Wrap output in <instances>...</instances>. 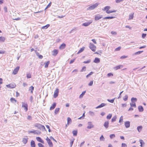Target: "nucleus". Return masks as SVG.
I'll return each mask as SVG.
<instances>
[{
  "instance_id": "obj_1",
  "label": "nucleus",
  "mask_w": 147,
  "mask_h": 147,
  "mask_svg": "<svg viewBox=\"0 0 147 147\" xmlns=\"http://www.w3.org/2000/svg\"><path fill=\"white\" fill-rule=\"evenodd\" d=\"M110 8L111 7L110 6H107L104 7L103 10V11H106V13L108 14H109L113 12H115L116 11V10H113L112 11L109 10Z\"/></svg>"
},
{
  "instance_id": "obj_2",
  "label": "nucleus",
  "mask_w": 147,
  "mask_h": 147,
  "mask_svg": "<svg viewBox=\"0 0 147 147\" xmlns=\"http://www.w3.org/2000/svg\"><path fill=\"white\" fill-rule=\"evenodd\" d=\"M22 107L23 108L24 110L26 112L28 109V105L26 102H22Z\"/></svg>"
},
{
  "instance_id": "obj_3",
  "label": "nucleus",
  "mask_w": 147,
  "mask_h": 147,
  "mask_svg": "<svg viewBox=\"0 0 147 147\" xmlns=\"http://www.w3.org/2000/svg\"><path fill=\"white\" fill-rule=\"evenodd\" d=\"M89 47L93 52H95L96 51V46L92 43H90Z\"/></svg>"
},
{
  "instance_id": "obj_4",
  "label": "nucleus",
  "mask_w": 147,
  "mask_h": 147,
  "mask_svg": "<svg viewBox=\"0 0 147 147\" xmlns=\"http://www.w3.org/2000/svg\"><path fill=\"white\" fill-rule=\"evenodd\" d=\"M6 86L9 88H13L16 87V85L13 82L8 85H7Z\"/></svg>"
},
{
  "instance_id": "obj_5",
  "label": "nucleus",
  "mask_w": 147,
  "mask_h": 147,
  "mask_svg": "<svg viewBox=\"0 0 147 147\" xmlns=\"http://www.w3.org/2000/svg\"><path fill=\"white\" fill-rule=\"evenodd\" d=\"M98 4L97 3H96L88 7V10H93L95 8L97 7L98 6Z\"/></svg>"
},
{
  "instance_id": "obj_6",
  "label": "nucleus",
  "mask_w": 147,
  "mask_h": 147,
  "mask_svg": "<svg viewBox=\"0 0 147 147\" xmlns=\"http://www.w3.org/2000/svg\"><path fill=\"white\" fill-rule=\"evenodd\" d=\"M35 127H37L39 129H45V127L44 125H42L39 123H36L34 125Z\"/></svg>"
},
{
  "instance_id": "obj_7",
  "label": "nucleus",
  "mask_w": 147,
  "mask_h": 147,
  "mask_svg": "<svg viewBox=\"0 0 147 147\" xmlns=\"http://www.w3.org/2000/svg\"><path fill=\"white\" fill-rule=\"evenodd\" d=\"M46 139L49 147H52L53 146V144L50 139L48 137H47Z\"/></svg>"
},
{
  "instance_id": "obj_8",
  "label": "nucleus",
  "mask_w": 147,
  "mask_h": 147,
  "mask_svg": "<svg viewBox=\"0 0 147 147\" xmlns=\"http://www.w3.org/2000/svg\"><path fill=\"white\" fill-rule=\"evenodd\" d=\"M59 92V89L58 88H56L54 92L53 95V97L54 98H56L58 95Z\"/></svg>"
},
{
  "instance_id": "obj_9",
  "label": "nucleus",
  "mask_w": 147,
  "mask_h": 147,
  "mask_svg": "<svg viewBox=\"0 0 147 147\" xmlns=\"http://www.w3.org/2000/svg\"><path fill=\"white\" fill-rule=\"evenodd\" d=\"M102 15H101L99 14L96 15L94 17V20L96 21L102 18Z\"/></svg>"
},
{
  "instance_id": "obj_10",
  "label": "nucleus",
  "mask_w": 147,
  "mask_h": 147,
  "mask_svg": "<svg viewBox=\"0 0 147 147\" xmlns=\"http://www.w3.org/2000/svg\"><path fill=\"white\" fill-rule=\"evenodd\" d=\"M28 133L29 134L33 133L34 134H36L37 135L41 133L40 132H38L37 131L35 130H34L32 131H28Z\"/></svg>"
},
{
  "instance_id": "obj_11",
  "label": "nucleus",
  "mask_w": 147,
  "mask_h": 147,
  "mask_svg": "<svg viewBox=\"0 0 147 147\" xmlns=\"http://www.w3.org/2000/svg\"><path fill=\"white\" fill-rule=\"evenodd\" d=\"M59 53V50L58 49H54L52 51V55L53 56H56Z\"/></svg>"
},
{
  "instance_id": "obj_12",
  "label": "nucleus",
  "mask_w": 147,
  "mask_h": 147,
  "mask_svg": "<svg viewBox=\"0 0 147 147\" xmlns=\"http://www.w3.org/2000/svg\"><path fill=\"white\" fill-rule=\"evenodd\" d=\"M20 69V67L17 66V67L13 70V74L15 75L16 74L19 70Z\"/></svg>"
},
{
  "instance_id": "obj_13",
  "label": "nucleus",
  "mask_w": 147,
  "mask_h": 147,
  "mask_svg": "<svg viewBox=\"0 0 147 147\" xmlns=\"http://www.w3.org/2000/svg\"><path fill=\"white\" fill-rule=\"evenodd\" d=\"M92 20H90L88 22H85L82 24V25L85 26H87L89 25L92 23Z\"/></svg>"
},
{
  "instance_id": "obj_14",
  "label": "nucleus",
  "mask_w": 147,
  "mask_h": 147,
  "mask_svg": "<svg viewBox=\"0 0 147 147\" xmlns=\"http://www.w3.org/2000/svg\"><path fill=\"white\" fill-rule=\"evenodd\" d=\"M36 139L38 142H40L43 144L44 143V141L40 137H36Z\"/></svg>"
},
{
  "instance_id": "obj_15",
  "label": "nucleus",
  "mask_w": 147,
  "mask_h": 147,
  "mask_svg": "<svg viewBox=\"0 0 147 147\" xmlns=\"http://www.w3.org/2000/svg\"><path fill=\"white\" fill-rule=\"evenodd\" d=\"M124 125L126 128H128L130 126V122L129 121H125L124 123Z\"/></svg>"
},
{
  "instance_id": "obj_16",
  "label": "nucleus",
  "mask_w": 147,
  "mask_h": 147,
  "mask_svg": "<svg viewBox=\"0 0 147 147\" xmlns=\"http://www.w3.org/2000/svg\"><path fill=\"white\" fill-rule=\"evenodd\" d=\"M66 46V45L64 43H63L59 47V48L60 50L63 49L65 48Z\"/></svg>"
},
{
  "instance_id": "obj_17",
  "label": "nucleus",
  "mask_w": 147,
  "mask_h": 147,
  "mask_svg": "<svg viewBox=\"0 0 147 147\" xmlns=\"http://www.w3.org/2000/svg\"><path fill=\"white\" fill-rule=\"evenodd\" d=\"M28 138H27V137L26 138H23V139H22V142H23V143L24 144H26L27 143L28 141Z\"/></svg>"
},
{
  "instance_id": "obj_18",
  "label": "nucleus",
  "mask_w": 147,
  "mask_h": 147,
  "mask_svg": "<svg viewBox=\"0 0 147 147\" xmlns=\"http://www.w3.org/2000/svg\"><path fill=\"white\" fill-rule=\"evenodd\" d=\"M88 126L87 128L88 129H91L94 127V125L92 124L91 122H89L88 123Z\"/></svg>"
},
{
  "instance_id": "obj_19",
  "label": "nucleus",
  "mask_w": 147,
  "mask_h": 147,
  "mask_svg": "<svg viewBox=\"0 0 147 147\" xmlns=\"http://www.w3.org/2000/svg\"><path fill=\"white\" fill-rule=\"evenodd\" d=\"M72 122V120L69 117H68L67 118V124L66 125V127H67V125H68L69 124L71 123Z\"/></svg>"
},
{
  "instance_id": "obj_20",
  "label": "nucleus",
  "mask_w": 147,
  "mask_h": 147,
  "mask_svg": "<svg viewBox=\"0 0 147 147\" xmlns=\"http://www.w3.org/2000/svg\"><path fill=\"white\" fill-rule=\"evenodd\" d=\"M56 104L55 102H54L52 105L50 107V110H51L53 109L56 106Z\"/></svg>"
},
{
  "instance_id": "obj_21",
  "label": "nucleus",
  "mask_w": 147,
  "mask_h": 147,
  "mask_svg": "<svg viewBox=\"0 0 147 147\" xmlns=\"http://www.w3.org/2000/svg\"><path fill=\"white\" fill-rule=\"evenodd\" d=\"M109 125V121H106L105 122V123L104 124V126L107 129Z\"/></svg>"
},
{
  "instance_id": "obj_22",
  "label": "nucleus",
  "mask_w": 147,
  "mask_h": 147,
  "mask_svg": "<svg viewBox=\"0 0 147 147\" xmlns=\"http://www.w3.org/2000/svg\"><path fill=\"white\" fill-rule=\"evenodd\" d=\"M123 67V65H119L115 67H114V69L115 70H117V69H120L121 68H122Z\"/></svg>"
},
{
  "instance_id": "obj_23",
  "label": "nucleus",
  "mask_w": 147,
  "mask_h": 147,
  "mask_svg": "<svg viewBox=\"0 0 147 147\" xmlns=\"http://www.w3.org/2000/svg\"><path fill=\"white\" fill-rule=\"evenodd\" d=\"M100 62V59L97 57H96L93 61V62L96 63H98Z\"/></svg>"
},
{
  "instance_id": "obj_24",
  "label": "nucleus",
  "mask_w": 147,
  "mask_h": 147,
  "mask_svg": "<svg viewBox=\"0 0 147 147\" xmlns=\"http://www.w3.org/2000/svg\"><path fill=\"white\" fill-rule=\"evenodd\" d=\"M30 144L31 147H35L36 145L34 141L33 140H31Z\"/></svg>"
},
{
  "instance_id": "obj_25",
  "label": "nucleus",
  "mask_w": 147,
  "mask_h": 147,
  "mask_svg": "<svg viewBox=\"0 0 147 147\" xmlns=\"http://www.w3.org/2000/svg\"><path fill=\"white\" fill-rule=\"evenodd\" d=\"M106 105V104L104 103H101L100 105L96 107V109L100 108L103 107Z\"/></svg>"
},
{
  "instance_id": "obj_26",
  "label": "nucleus",
  "mask_w": 147,
  "mask_h": 147,
  "mask_svg": "<svg viewBox=\"0 0 147 147\" xmlns=\"http://www.w3.org/2000/svg\"><path fill=\"white\" fill-rule=\"evenodd\" d=\"M138 109L140 112H142L144 111V109L142 106H139L138 107Z\"/></svg>"
},
{
  "instance_id": "obj_27",
  "label": "nucleus",
  "mask_w": 147,
  "mask_h": 147,
  "mask_svg": "<svg viewBox=\"0 0 147 147\" xmlns=\"http://www.w3.org/2000/svg\"><path fill=\"white\" fill-rule=\"evenodd\" d=\"M50 63V61H47V62L45 63H44L45 67V68H47L48 67V65H49V64Z\"/></svg>"
},
{
  "instance_id": "obj_28",
  "label": "nucleus",
  "mask_w": 147,
  "mask_h": 147,
  "mask_svg": "<svg viewBox=\"0 0 147 147\" xmlns=\"http://www.w3.org/2000/svg\"><path fill=\"white\" fill-rule=\"evenodd\" d=\"M134 13H133L130 14L129 16V20L132 19L134 18Z\"/></svg>"
},
{
  "instance_id": "obj_29",
  "label": "nucleus",
  "mask_w": 147,
  "mask_h": 147,
  "mask_svg": "<svg viewBox=\"0 0 147 147\" xmlns=\"http://www.w3.org/2000/svg\"><path fill=\"white\" fill-rule=\"evenodd\" d=\"M36 54L37 55L38 57V58L40 59H42L43 58V56L41 55H39L38 52H36V51H35Z\"/></svg>"
},
{
  "instance_id": "obj_30",
  "label": "nucleus",
  "mask_w": 147,
  "mask_h": 147,
  "mask_svg": "<svg viewBox=\"0 0 147 147\" xmlns=\"http://www.w3.org/2000/svg\"><path fill=\"white\" fill-rule=\"evenodd\" d=\"M5 40V38L3 36L0 37V42H4Z\"/></svg>"
},
{
  "instance_id": "obj_31",
  "label": "nucleus",
  "mask_w": 147,
  "mask_h": 147,
  "mask_svg": "<svg viewBox=\"0 0 147 147\" xmlns=\"http://www.w3.org/2000/svg\"><path fill=\"white\" fill-rule=\"evenodd\" d=\"M75 139L74 138H73L72 139L70 140V146L71 147L73 144V143L74 142V141Z\"/></svg>"
},
{
  "instance_id": "obj_32",
  "label": "nucleus",
  "mask_w": 147,
  "mask_h": 147,
  "mask_svg": "<svg viewBox=\"0 0 147 147\" xmlns=\"http://www.w3.org/2000/svg\"><path fill=\"white\" fill-rule=\"evenodd\" d=\"M34 90V87L31 86L29 87V90L31 92V93H33V91Z\"/></svg>"
},
{
  "instance_id": "obj_33",
  "label": "nucleus",
  "mask_w": 147,
  "mask_h": 147,
  "mask_svg": "<svg viewBox=\"0 0 147 147\" xmlns=\"http://www.w3.org/2000/svg\"><path fill=\"white\" fill-rule=\"evenodd\" d=\"M84 49L85 47H83L82 48H81L78 52L77 54H79L80 53L83 51L84 50Z\"/></svg>"
},
{
  "instance_id": "obj_34",
  "label": "nucleus",
  "mask_w": 147,
  "mask_h": 147,
  "mask_svg": "<svg viewBox=\"0 0 147 147\" xmlns=\"http://www.w3.org/2000/svg\"><path fill=\"white\" fill-rule=\"evenodd\" d=\"M142 126H138L137 127V130L139 132L141 131L142 129Z\"/></svg>"
},
{
  "instance_id": "obj_35",
  "label": "nucleus",
  "mask_w": 147,
  "mask_h": 147,
  "mask_svg": "<svg viewBox=\"0 0 147 147\" xmlns=\"http://www.w3.org/2000/svg\"><path fill=\"white\" fill-rule=\"evenodd\" d=\"M78 131L77 130H74L72 131L73 136H76L77 134Z\"/></svg>"
},
{
  "instance_id": "obj_36",
  "label": "nucleus",
  "mask_w": 147,
  "mask_h": 147,
  "mask_svg": "<svg viewBox=\"0 0 147 147\" xmlns=\"http://www.w3.org/2000/svg\"><path fill=\"white\" fill-rule=\"evenodd\" d=\"M139 141H140V143L141 144V145H140L141 147H143L142 145L143 144H144V142L143 141V140H140Z\"/></svg>"
},
{
  "instance_id": "obj_37",
  "label": "nucleus",
  "mask_w": 147,
  "mask_h": 147,
  "mask_svg": "<svg viewBox=\"0 0 147 147\" xmlns=\"http://www.w3.org/2000/svg\"><path fill=\"white\" fill-rule=\"evenodd\" d=\"M10 101L11 102H17L15 98H10Z\"/></svg>"
},
{
  "instance_id": "obj_38",
  "label": "nucleus",
  "mask_w": 147,
  "mask_h": 147,
  "mask_svg": "<svg viewBox=\"0 0 147 147\" xmlns=\"http://www.w3.org/2000/svg\"><path fill=\"white\" fill-rule=\"evenodd\" d=\"M50 26L49 24H47L44 26H43L42 27V29H46L48 27H49Z\"/></svg>"
},
{
  "instance_id": "obj_39",
  "label": "nucleus",
  "mask_w": 147,
  "mask_h": 147,
  "mask_svg": "<svg viewBox=\"0 0 147 147\" xmlns=\"http://www.w3.org/2000/svg\"><path fill=\"white\" fill-rule=\"evenodd\" d=\"M116 118L117 117L116 116L113 117L112 119L111 122H113L115 121L116 120Z\"/></svg>"
},
{
  "instance_id": "obj_40",
  "label": "nucleus",
  "mask_w": 147,
  "mask_h": 147,
  "mask_svg": "<svg viewBox=\"0 0 147 147\" xmlns=\"http://www.w3.org/2000/svg\"><path fill=\"white\" fill-rule=\"evenodd\" d=\"M59 108H56L55 111V114H57L59 112Z\"/></svg>"
},
{
  "instance_id": "obj_41",
  "label": "nucleus",
  "mask_w": 147,
  "mask_h": 147,
  "mask_svg": "<svg viewBox=\"0 0 147 147\" xmlns=\"http://www.w3.org/2000/svg\"><path fill=\"white\" fill-rule=\"evenodd\" d=\"M85 93H86L85 91L83 92L82 93V94H81L80 95V96H79L80 98H82L83 97V96L84 95Z\"/></svg>"
},
{
  "instance_id": "obj_42",
  "label": "nucleus",
  "mask_w": 147,
  "mask_h": 147,
  "mask_svg": "<svg viewBox=\"0 0 147 147\" xmlns=\"http://www.w3.org/2000/svg\"><path fill=\"white\" fill-rule=\"evenodd\" d=\"M130 105L131 107H136V103L135 102H133L132 103H130Z\"/></svg>"
},
{
  "instance_id": "obj_43",
  "label": "nucleus",
  "mask_w": 147,
  "mask_h": 147,
  "mask_svg": "<svg viewBox=\"0 0 147 147\" xmlns=\"http://www.w3.org/2000/svg\"><path fill=\"white\" fill-rule=\"evenodd\" d=\"M112 117V114H109L107 117V118L108 119H111Z\"/></svg>"
},
{
  "instance_id": "obj_44",
  "label": "nucleus",
  "mask_w": 147,
  "mask_h": 147,
  "mask_svg": "<svg viewBox=\"0 0 147 147\" xmlns=\"http://www.w3.org/2000/svg\"><path fill=\"white\" fill-rule=\"evenodd\" d=\"M114 18H115V17H113V16L107 17H105L103 19H112Z\"/></svg>"
},
{
  "instance_id": "obj_45",
  "label": "nucleus",
  "mask_w": 147,
  "mask_h": 147,
  "mask_svg": "<svg viewBox=\"0 0 147 147\" xmlns=\"http://www.w3.org/2000/svg\"><path fill=\"white\" fill-rule=\"evenodd\" d=\"M143 52V51H138V52L135 53L134 54V55H139L141 53Z\"/></svg>"
},
{
  "instance_id": "obj_46",
  "label": "nucleus",
  "mask_w": 147,
  "mask_h": 147,
  "mask_svg": "<svg viewBox=\"0 0 147 147\" xmlns=\"http://www.w3.org/2000/svg\"><path fill=\"white\" fill-rule=\"evenodd\" d=\"M128 98V97L127 95H125V96L123 99L124 101H126L127 100Z\"/></svg>"
},
{
  "instance_id": "obj_47",
  "label": "nucleus",
  "mask_w": 147,
  "mask_h": 147,
  "mask_svg": "<svg viewBox=\"0 0 147 147\" xmlns=\"http://www.w3.org/2000/svg\"><path fill=\"white\" fill-rule=\"evenodd\" d=\"M93 84V81L92 80L90 81L89 83L88 84V85L89 86H92Z\"/></svg>"
},
{
  "instance_id": "obj_48",
  "label": "nucleus",
  "mask_w": 147,
  "mask_h": 147,
  "mask_svg": "<svg viewBox=\"0 0 147 147\" xmlns=\"http://www.w3.org/2000/svg\"><path fill=\"white\" fill-rule=\"evenodd\" d=\"M91 62V60L90 59H89L87 61H85L83 62V63H90Z\"/></svg>"
},
{
  "instance_id": "obj_49",
  "label": "nucleus",
  "mask_w": 147,
  "mask_h": 147,
  "mask_svg": "<svg viewBox=\"0 0 147 147\" xmlns=\"http://www.w3.org/2000/svg\"><path fill=\"white\" fill-rule=\"evenodd\" d=\"M93 74V72L91 71L90 72L89 74H88V75L86 76V77L87 78H88V77L90 76V75H92Z\"/></svg>"
},
{
  "instance_id": "obj_50",
  "label": "nucleus",
  "mask_w": 147,
  "mask_h": 147,
  "mask_svg": "<svg viewBox=\"0 0 147 147\" xmlns=\"http://www.w3.org/2000/svg\"><path fill=\"white\" fill-rule=\"evenodd\" d=\"M86 70V67L85 66H84L82 67V69L81 70V71L83 72V71H85Z\"/></svg>"
},
{
  "instance_id": "obj_51",
  "label": "nucleus",
  "mask_w": 147,
  "mask_h": 147,
  "mask_svg": "<svg viewBox=\"0 0 147 147\" xmlns=\"http://www.w3.org/2000/svg\"><path fill=\"white\" fill-rule=\"evenodd\" d=\"M27 77L28 78H31V74H27Z\"/></svg>"
},
{
  "instance_id": "obj_52",
  "label": "nucleus",
  "mask_w": 147,
  "mask_h": 147,
  "mask_svg": "<svg viewBox=\"0 0 147 147\" xmlns=\"http://www.w3.org/2000/svg\"><path fill=\"white\" fill-rule=\"evenodd\" d=\"M123 121V117L122 116H121L119 120V122L121 123Z\"/></svg>"
},
{
  "instance_id": "obj_53",
  "label": "nucleus",
  "mask_w": 147,
  "mask_h": 147,
  "mask_svg": "<svg viewBox=\"0 0 147 147\" xmlns=\"http://www.w3.org/2000/svg\"><path fill=\"white\" fill-rule=\"evenodd\" d=\"M110 137L112 139L113 138H115V136L114 134H112L110 135Z\"/></svg>"
},
{
  "instance_id": "obj_54",
  "label": "nucleus",
  "mask_w": 147,
  "mask_h": 147,
  "mask_svg": "<svg viewBox=\"0 0 147 147\" xmlns=\"http://www.w3.org/2000/svg\"><path fill=\"white\" fill-rule=\"evenodd\" d=\"M113 74L111 73H108L107 75V76L108 77H109L110 76H113Z\"/></svg>"
},
{
  "instance_id": "obj_55",
  "label": "nucleus",
  "mask_w": 147,
  "mask_h": 147,
  "mask_svg": "<svg viewBox=\"0 0 147 147\" xmlns=\"http://www.w3.org/2000/svg\"><path fill=\"white\" fill-rule=\"evenodd\" d=\"M38 145L39 147H44V145L40 143H38Z\"/></svg>"
},
{
  "instance_id": "obj_56",
  "label": "nucleus",
  "mask_w": 147,
  "mask_h": 147,
  "mask_svg": "<svg viewBox=\"0 0 147 147\" xmlns=\"http://www.w3.org/2000/svg\"><path fill=\"white\" fill-rule=\"evenodd\" d=\"M108 101L111 103H113L114 102V99H113L111 100L108 99Z\"/></svg>"
},
{
  "instance_id": "obj_57",
  "label": "nucleus",
  "mask_w": 147,
  "mask_h": 147,
  "mask_svg": "<svg viewBox=\"0 0 147 147\" xmlns=\"http://www.w3.org/2000/svg\"><path fill=\"white\" fill-rule=\"evenodd\" d=\"M121 49V47H118L117 48H116L115 49V51H119Z\"/></svg>"
},
{
  "instance_id": "obj_58",
  "label": "nucleus",
  "mask_w": 147,
  "mask_h": 147,
  "mask_svg": "<svg viewBox=\"0 0 147 147\" xmlns=\"http://www.w3.org/2000/svg\"><path fill=\"white\" fill-rule=\"evenodd\" d=\"M128 57L127 56L123 55V56H121L120 57V59H123L125 58H127Z\"/></svg>"
},
{
  "instance_id": "obj_59",
  "label": "nucleus",
  "mask_w": 147,
  "mask_h": 147,
  "mask_svg": "<svg viewBox=\"0 0 147 147\" xmlns=\"http://www.w3.org/2000/svg\"><path fill=\"white\" fill-rule=\"evenodd\" d=\"M137 100V99L136 98H131V101L133 102V101H136Z\"/></svg>"
},
{
  "instance_id": "obj_60",
  "label": "nucleus",
  "mask_w": 147,
  "mask_h": 147,
  "mask_svg": "<svg viewBox=\"0 0 147 147\" xmlns=\"http://www.w3.org/2000/svg\"><path fill=\"white\" fill-rule=\"evenodd\" d=\"M123 1V0H116L115 2L117 3H119Z\"/></svg>"
},
{
  "instance_id": "obj_61",
  "label": "nucleus",
  "mask_w": 147,
  "mask_h": 147,
  "mask_svg": "<svg viewBox=\"0 0 147 147\" xmlns=\"http://www.w3.org/2000/svg\"><path fill=\"white\" fill-rule=\"evenodd\" d=\"M127 145L125 143H122L121 144V147H127Z\"/></svg>"
},
{
  "instance_id": "obj_62",
  "label": "nucleus",
  "mask_w": 147,
  "mask_h": 147,
  "mask_svg": "<svg viewBox=\"0 0 147 147\" xmlns=\"http://www.w3.org/2000/svg\"><path fill=\"white\" fill-rule=\"evenodd\" d=\"M75 58L74 59H72L69 62V63L70 64L72 63H73L75 60Z\"/></svg>"
},
{
  "instance_id": "obj_63",
  "label": "nucleus",
  "mask_w": 147,
  "mask_h": 147,
  "mask_svg": "<svg viewBox=\"0 0 147 147\" xmlns=\"http://www.w3.org/2000/svg\"><path fill=\"white\" fill-rule=\"evenodd\" d=\"M4 10L5 12H7V8L6 7H4Z\"/></svg>"
},
{
  "instance_id": "obj_64",
  "label": "nucleus",
  "mask_w": 147,
  "mask_h": 147,
  "mask_svg": "<svg viewBox=\"0 0 147 147\" xmlns=\"http://www.w3.org/2000/svg\"><path fill=\"white\" fill-rule=\"evenodd\" d=\"M146 34H143L142 35V37L144 38L146 36Z\"/></svg>"
}]
</instances>
